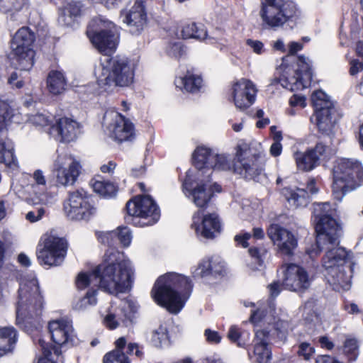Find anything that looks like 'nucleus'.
Masks as SVG:
<instances>
[{
	"label": "nucleus",
	"mask_w": 363,
	"mask_h": 363,
	"mask_svg": "<svg viewBox=\"0 0 363 363\" xmlns=\"http://www.w3.org/2000/svg\"><path fill=\"white\" fill-rule=\"evenodd\" d=\"M96 272L99 287L109 294L125 293L131 287L133 274L131 263L114 248L106 250L104 260L96 267Z\"/></svg>",
	"instance_id": "obj_1"
},
{
	"label": "nucleus",
	"mask_w": 363,
	"mask_h": 363,
	"mask_svg": "<svg viewBox=\"0 0 363 363\" xmlns=\"http://www.w3.org/2000/svg\"><path fill=\"white\" fill-rule=\"evenodd\" d=\"M192 286L189 278L176 273L160 277L151 291L155 302L177 314L184 308L190 296Z\"/></svg>",
	"instance_id": "obj_2"
},
{
	"label": "nucleus",
	"mask_w": 363,
	"mask_h": 363,
	"mask_svg": "<svg viewBox=\"0 0 363 363\" xmlns=\"http://www.w3.org/2000/svg\"><path fill=\"white\" fill-rule=\"evenodd\" d=\"M94 76L99 86L106 90L128 86L133 82L135 65L124 56L106 57L96 65Z\"/></svg>",
	"instance_id": "obj_3"
},
{
	"label": "nucleus",
	"mask_w": 363,
	"mask_h": 363,
	"mask_svg": "<svg viewBox=\"0 0 363 363\" xmlns=\"http://www.w3.org/2000/svg\"><path fill=\"white\" fill-rule=\"evenodd\" d=\"M43 298L38 280L33 276L24 277L20 282L16 303V324L26 328L41 314Z\"/></svg>",
	"instance_id": "obj_4"
},
{
	"label": "nucleus",
	"mask_w": 363,
	"mask_h": 363,
	"mask_svg": "<svg viewBox=\"0 0 363 363\" xmlns=\"http://www.w3.org/2000/svg\"><path fill=\"white\" fill-rule=\"evenodd\" d=\"M300 16V10L293 0H262L259 16L265 29L277 30Z\"/></svg>",
	"instance_id": "obj_5"
},
{
	"label": "nucleus",
	"mask_w": 363,
	"mask_h": 363,
	"mask_svg": "<svg viewBox=\"0 0 363 363\" xmlns=\"http://www.w3.org/2000/svg\"><path fill=\"white\" fill-rule=\"evenodd\" d=\"M363 182V168L361 163L354 159H340L333 171V194L334 198L341 201L344 196L355 189Z\"/></svg>",
	"instance_id": "obj_6"
},
{
	"label": "nucleus",
	"mask_w": 363,
	"mask_h": 363,
	"mask_svg": "<svg viewBox=\"0 0 363 363\" xmlns=\"http://www.w3.org/2000/svg\"><path fill=\"white\" fill-rule=\"evenodd\" d=\"M265 154L260 143H241L236 148L233 170L247 179H253L263 170Z\"/></svg>",
	"instance_id": "obj_7"
},
{
	"label": "nucleus",
	"mask_w": 363,
	"mask_h": 363,
	"mask_svg": "<svg viewBox=\"0 0 363 363\" xmlns=\"http://www.w3.org/2000/svg\"><path fill=\"white\" fill-rule=\"evenodd\" d=\"M86 35L93 45L104 55L114 52L119 43V32L114 23L103 16L93 18Z\"/></svg>",
	"instance_id": "obj_8"
},
{
	"label": "nucleus",
	"mask_w": 363,
	"mask_h": 363,
	"mask_svg": "<svg viewBox=\"0 0 363 363\" xmlns=\"http://www.w3.org/2000/svg\"><path fill=\"white\" fill-rule=\"evenodd\" d=\"M336 209L328 202L313 204V218L318 246L335 244L340 236V226L335 218Z\"/></svg>",
	"instance_id": "obj_9"
},
{
	"label": "nucleus",
	"mask_w": 363,
	"mask_h": 363,
	"mask_svg": "<svg viewBox=\"0 0 363 363\" xmlns=\"http://www.w3.org/2000/svg\"><path fill=\"white\" fill-rule=\"evenodd\" d=\"M34 34L28 28H20L13 37L11 48L13 63L20 70L28 71L34 64V50L32 44Z\"/></svg>",
	"instance_id": "obj_10"
},
{
	"label": "nucleus",
	"mask_w": 363,
	"mask_h": 363,
	"mask_svg": "<svg viewBox=\"0 0 363 363\" xmlns=\"http://www.w3.org/2000/svg\"><path fill=\"white\" fill-rule=\"evenodd\" d=\"M129 216L133 217V223L141 227L154 225L160 218V209L150 196H138L126 204Z\"/></svg>",
	"instance_id": "obj_11"
},
{
	"label": "nucleus",
	"mask_w": 363,
	"mask_h": 363,
	"mask_svg": "<svg viewBox=\"0 0 363 363\" xmlns=\"http://www.w3.org/2000/svg\"><path fill=\"white\" fill-rule=\"evenodd\" d=\"M66 248V242L63 239L52 235H45L38 245V260L41 265H60L65 259Z\"/></svg>",
	"instance_id": "obj_12"
},
{
	"label": "nucleus",
	"mask_w": 363,
	"mask_h": 363,
	"mask_svg": "<svg viewBox=\"0 0 363 363\" xmlns=\"http://www.w3.org/2000/svg\"><path fill=\"white\" fill-rule=\"evenodd\" d=\"M196 179L198 182L194 184L191 176L187 174L182 185L183 192L187 197L191 199L197 207L203 208L208 204L213 193L221 191V187L216 183H212L209 178Z\"/></svg>",
	"instance_id": "obj_13"
},
{
	"label": "nucleus",
	"mask_w": 363,
	"mask_h": 363,
	"mask_svg": "<svg viewBox=\"0 0 363 363\" xmlns=\"http://www.w3.org/2000/svg\"><path fill=\"white\" fill-rule=\"evenodd\" d=\"M63 210L66 216L74 220H89L96 213V208L83 190L70 193L64 203Z\"/></svg>",
	"instance_id": "obj_14"
},
{
	"label": "nucleus",
	"mask_w": 363,
	"mask_h": 363,
	"mask_svg": "<svg viewBox=\"0 0 363 363\" xmlns=\"http://www.w3.org/2000/svg\"><path fill=\"white\" fill-rule=\"evenodd\" d=\"M78 161L66 154L58 155L52 165V174L57 184L64 186L73 185L81 173Z\"/></svg>",
	"instance_id": "obj_15"
},
{
	"label": "nucleus",
	"mask_w": 363,
	"mask_h": 363,
	"mask_svg": "<svg viewBox=\"0 0 363 363\" xmlns=\"http://www.w3.org/2000/svg\"><path fill=\"white\" fill-rule=\"evenodd\" d=\"M104 121L108 134L115 140L122 143L134 138L133 124L121 113L114 111H107L104 114Z\"/></svg>",
	"instance_id": "obj_16"
},
{
	"label": "nucleus",
	"mask_w": 363,
	"mask_h": 363,
	"mask_svg": "<svg viewBox=\"0 0 363 363\" xmlns=\"http://www.w3.org/2000/svg\"><path fill=\"white\" fill-rule=\"evenodd\" d=\"M138 308V303L130 298L112 302L104 316V323L109 329H115L121 323L130 321Z\"/></svg>",
	"instance_id": "obj_17"
},
{
	"label": "nucleus",
	"mask_w": 363,
	"mask_h": 363,
	"mask_svg": "<svg viewBox=\"0 0 363 363\" xmlns=\"http://www.w3.org/2000/svg\"><path fill=\"white\" fill-rule=\"evenodd\" d=\"M337 239L335 244H328V239H327L325 245L318 247L316 243L315 247L308 249L307 252L311 258H313L319 254L321 250H327L322 261L323 267L326 272L330 269L336 268L339 265L346 264L347 262H352L349 253L345 248L339 247Z\"/></svg>",
	"instance_id": "obj_18"
},
{
	"label": "nucleus",
	"mask_w": 363,
	"mask_h": 363,
	"mask_svg": "<svg viewBox=\"0 0 363 363\" xmlns=\"http://www.w3.org/2000/svg\"><path fill=\"white\" fill-rule=\"evenodd\" d=\"M191 228L197 235L206 239H213L221 233L222 222L216 213L202 216L201 212L198 211L192 216Z\"/></svg>",
	"instance_id": "obj_19"
},
{
	"label": "nucleus",
	"mask_w": 363,
	"mask_h": 363,
	"mask_svg": "<svg viewBox=\"0 0 363 363\" xmlns=\"http://www.w3.org/2000/svg\"><path fill=\"white\" fill-rule=\"evenodd\" d=\"M257 89L249 79H240L233 83L229 94L235 107L245 110L252 106L256 98Z\"/></svg>",
	"instance_id": "obj_20"
},
{
	"label": "nucleus",
	"mask_w": 363,
	"mask_h": 363,
	"mask_svg": "<svg viewBox=\"0 0 363 363\" xmlns=\"http://www.w3.org/2000/svg\"><path fill=\"white\" fill-rule=\"evenodd\" d=\"M284 278L283 285L286 289L299 291L308 289L313 280L306 270L296 264H286L282 267Z\"/></svg>",
	"instance_id": "obj_21"
},
{
	"label": "nucleus",
	"mask_w": 363,
	"mask_h": 363,
	"mask_svg": "<svg viewBox=\"0 0 363 363\" xmlns=\"http://www.w3.org/2000/svg\"><path fill=\"white\" fill-rule=\"evenodd\" d=\"M267 235L280 253L287 256L293 255L298 241L291 231L277 224H272L268 228Z\"/></svg>",
	"instance_id": "obj_22"
},
{
	"label": "nucleus",
	"mask_w": 363,
	"mask_h": 363,
	"mask_svg": "<svg viewBox=\"0 0 363 363\" xmlns=\"http://www.w3.org/2000/svg\"><path fill=\"white\" fill-rule=\"evenodd\" d=\"M147 0H135L129 9L121 11L123 22L129 28L133 34H139L147 24V17L145 4Z\"/></svg>",
	"instance_id": "obj_23"
},
{
	"label": "nucleus",
	"mask_w": 363,
	"mask_h": 363,
	"mask_svg": "<svg viewBox=\"0 0 363 363\" xmlns=\"http://www.w3.org/2000/svg\"><path fill=\"white\" fill-rule=\"evenodd\" d=\"M298 70L296 76L287 79L288 82L281 79V86L292 91L303 89L310 85L312 79L311 62L301 55L297 57Z\"/></svg>",
	"instance_id": "obj_24"
},
{
	"label": "nucleus",
	"mask_w": 363,
	"mask_h": 363,
	"mask_svg": "<svg viewBox=\"0 0 363 363\" xmlns=\"http://www.w3.org/2000/svg\"><path fill=\"white\" fill-rule=\"evenodd\" d=\"M79 128V125L76 121L67 117H61L55 119V123L48 128V133L56 140L70 142L77 138Z\"/></svg>",
	"instance_id": "obj_25"
},
{
	"label": "nucleus",
	"mask_w": 363,
	"mask_h": 363,
	"mask_svg": "<svg viewBox=\"0 0 363 363\" xmlns=\"http://www.w3.org/2000/svg\"><path fill=\"white\" fill-rule=\"evenodd\" d=\"M353 262H347L346 264L339 265L325 272V277L335 290H348L351 286Z\"/></svg>",
	"instance_id": "obj_26"
},
{
	"label": "nucleus",
	"mask_w": 363,
	"mask_h": 363,
	"mask_svg": "<svg viewBox=\"0 0 363 363\" xmlns=\"http://www.w3.org/2000/svg\"><path fill=\"white\" fill-rule=\"evenodd\" d=\"M269 340V330L256 329L253 355L250 356V357L257 363H268L270 361L272 352L268 347Z\"/></svg>",
	"instance_id": "obj_27"
},
{
	"label": "nucleus",
	"mask_w": 363,
	"mask_h": 363,
	"mask_svg": "<svg viewBox=\"0 0 363 363\" xmlns=\"http://www.w3.org/2000/svg\"><path fill=\"white\" fill-rule=\"evenodd\" d=\"M48 330L52 341L58 345L73 341V328L67 320L58 319L49 322Z\"/></svg>",
	"instance_id": "obj_28"
},
{
	"label": "nucleus",
	"mask_w": 363,
	"mask_h": 363,
	"mask_svg": "<svg viewBox=\"0 0 363 363\" xmlns=\"http://www.w3.org/2000/svg\"><path fill=\"white\" fill-rule=\"evenodd\" d=\"M337 111L335 107L314 111L311 121L315 123L318 130L323 133L330 134L337 122Z\"/></svg>",
	"instance_id": "obj_29"
},
{
	"label": "nucleus",
	"mask_w": 363,
	"mask_h": 363,
	"mask_svg": "<svg viewBox=\"0 0 363 363\" xmlns=\"http://www.w3.org/2000/svg\"><path fill=\"white\" fill-rule=\"evenodd\" d=\"M215 154L206 147H199L194 153V162L196 167L199 169L196 177H203L211 171Z\"/></svg>",
	"instance_id": "obj_30"
},
{
	"label": "nucleus",
	"mask_w": 363,
	"mask_h": 363,
	"mask_svg": "<svg viewBox=\"0 0 363 363\" xmlns=\"http://www.w3.org/2000/svg\"><path fill=\"white\" fill-rule=\"evenodd\" d=\"M18 340V333L13 326L0 328V357L13 353Z\"/></svg>",
	"instance_id": "obj_31"
},
{
	"label": "nucleus",
	"mask_w": 363,
	"mask_h": 363,
	"mask_svg": "<svg viewBox=\"0 0 363 363\" xmlns=\"http://www.w3.org/2000/svg\"><path fill=\"white\" fill-rule=\"evenodd\" d=\"M33 179L35 184L32 185V191L34 196L27 198L28 203L31 205H37L38 203H47L46 179L41 170H36L33 173Z\"/></svg>",
	"instance_id": "obj_32"
},
{
	"label": "nucleus",
	"mask_w": 363,
	"mask_h": 363,
	"mask_svg": "<svg viewBox=\"0 0 363 363\" xmlns=\"http://www.w3.org/2000/svg\"><path fill=\"white\" fill-rule=\"evenodd\" d=\"M293 157L297 169L303 172L311 171L319 164L318 157L310 149L305 152L296 150L294 152Z\"/></svg>",
	"instance_id": "obj_33"
},
{
	"label": "nucleus",
	"mask_w": 363,
	"mask_h": 363,
	"mask_svg": "<svg viewBox=\"0 0 363 363\" xmlns=\"http://www.w3.org/2000/svg\"><path fill=\"white\" fill-rule=\"evenodd\" d=\"M46 83L49 93L57 96L62 94L65 91L67 80L63 72L51 70L47 77Z\"/></svg>",
	"instance_id": "obj_34"
},
{
	"label": "nucleus",
	"mask_w": 363,
	"mask_h": 363,
	"mask_svg": "<svg viewBox=\"0 0 363 363\" xmlns=\"http://www.w3.org/2000/svg\"><path fill=\"white\" fill-rule=\"evenodd\" d=\"M282 194L289 205L294 208L305 207L309 203L310 196L305 189L285 188L282 191Z\"/></svg>",
	"instance_id": "obj_35"
},
{
	"label": "nucleus",
	"mask_w": 363,
	"mask_h": 363,
	"mask_svg": "<svg viewBox=\"0 0 363 363\" xmlns=\"http://www.w3.org/2000/svg\"><path fill=\"white\" fill-rule=\"evenodd\" d=\"M250 320L255 325L261 324V325H264L265 324H274L276 330L282 329L283 330H286L288 327V323L286 321L279 318L276 320L275 317L267 314L264 310L261 309L252 311Z\"/></svg>",
	"instance_id": "obj_36"
},
{
	"label": "nucleus",
	"mask_w": 363,
	"mask_h": 363,
	"mask_svg": "<svg viewBox=\"0 0 363 363\" xmlns=\"http://www.w3.org/2000/svg\"><path fill=\"white\" fill-rule=\"evenodd\" d=\"M175 85L181 90L189 92H195L199 90L202 85V79L190 71L183 76L177 77L175 79Z\"/></svg>",
	"instance_id": "obj_37"
},
{
	"label": "nucleus",
	"mask_w": 363,
	"mask_h": 363,
	"mask_svg": "<svg viewBox=\"0 0 363 363\" xmlns=\"http://www.w3.org/2000/svg\"><path fill=\"white\" fill-rule=\"evenodd\" d=\"M0 163L15 169L18 167L16 158L14 155L13 142L9 139L0 141Z\"/></svg>",
	"instance_id": "obj_38"
},
{
	"label": "nucleus",
	"mask_w": 363,
	"mask_h": 363,
	"mask_svg": "<svg viewBox=\"0 0 363 363\" xmlns=\"http://www.w3.org/2000/svg\"><path fill=\"white\" fill-rule=\"evenodd\" d=\"M90 185L94 192L106 198L115 196L117 191L116 186L113 183L102 179L99 176L93 178L90 181Z\"/></svg>",
	"instance_id": "obj_39"
},
{
	"label": "nucleus",
	"mask_w": 363,
	"mask_h": 363,
	"mask_svg": "<svg viewBox=\"0 0 363 363\" xmlns=\"http://www.w3.org/2000/svg\"><path fill=\"white\" fill-rule=\"evenodd\" d=\"M9 121L20 122L18 111L14 108L12 102L0 101V130Z\"/></svg>",
	"instance_id": "obj_40"
},
{
	"label": "nucleus",
	"mask_w": 363,
	"mask_h": 363,
	"mask_svg": "<svg viewBox=\"0 0 363 363\" xmlns=\"http://www.w3.org/2000/svg\"><path fill=\"white\" fill-rule=\"evenodd\" d=\"M223 266L216 260H202L194 271V277H205L211 274H220L223 272Z\"/></svg>",
	"instance_id": "obj_41"
},
{
	"label": "nucleus",
	"mask_w": 363,
	"mask_h": 363,
	"mask_svg": "<svg viewBox=\"0 0 363 363\" xmlns=\"http://www.w3.org/2000/svg\"><path fill=\"white\" fill-rule=\"evenodd\" d=\"M177 35L184 39L205 40L207 38V32L201 25L198 26L194 23H188L182 27L181 33Z\"/></svg>",
	"instance_id": "obj_42"
},
{
	"label": "nucleus",
	"mask_w": 363,
	"mask_h": 363,
	"mask_svg": "<svg viewBox=\"0 0 363 363\" xmlns=\"http://www.w3.org/2000/svg\"><path fill=\"white\" fill-rule=\"evenodd\" d=\"M150 341L157 348H164L169 345V335L167 327L160 325L150 333Z\"/></svg>",
	"instance_id": "obj_43"
},
{
	"label": "nucleus",
	"mask_w": 363,
	"mask_h": 363,
	"mask_svg": "<svg viewBox=\"0 0 363 363\" xmlns=\"http://www.w3.org/2000/svg\"><path fill=\"white\" fill-rule=\"evenodd\" d=\"M91 285L99 286V279L96 269L89 274L81 272L77 277L76 286L78 289L82 290Z\"/></svg>",
	"instance_id": "obj_44"
},
{
	"label": "nucleus",
	"mask_w": 363,
	"mask_h": 363,
	"mask_svg": "<svg viewBox=\"0 0 363 363\" xmlns=\"http://www.w3.org/2000/svg\"><path fill=\"white\" fill-rule=\"evenodd\" d=\"M311 100L314 111L334 107L333 103L330 100L329 96L322 90L314 91L311 96Z\"/></svg>",
	"instance_id": "obj_45"
},
{
	"label": "nucleus",
	"mask_w": 363,
	"mask_h": 363,
	"mask_svg": "<svg viewBox=\"0 0 363 363\" xmlns=\"http://www.w3.org/2000/svg\"><path fill=\"white\" fill-rule=\"evenodd\" d=\"M342 351L348 362L355 361L359 355V345L357 340L354 338H347L342 347Z\"/></svg>",
	"instance_id": "obj_46"
},
{
	"label": "nucleus",
	"mask_w": 363,
	"mask_h": 363,
	"mask_svg": "<svg viewBox=\"0 0 363 363\" xmlns=\"http://www.w3.org/2000/svg\"><path fill=\"white\" fill-rule=\"evenodd\" d=\"M228 337L239 347H245L249 343L250 335L247 332H240L239 328L235 325L231 326L228 333Z\"/></svg>",
	"instance_id": "obj_47"
},
{
	"label": "nucleus",
	"mask_w": 363,
	"mask_h": 363,
	"mask_svg": "<svg viewBox=\"0 0 363 363\" xmlns=\"http://www.w3.org/2000/svg\"><path fill=\"white\" fill-rule=\"evenodd\" d=\"M96 293L97 291L96 289L88 291L84 297L79 298L74 303L73 308L77 311H83L86 309L89 306L96 305Z\"/></svg>",
	"instance_id": "obj_48"
},
{
	"label": "nucleus",
	"mask_w": 363,
	"mask_h": 363,
	"mask_svg": "<svg viewBox=\"0 0 363 363\" xmlns=\"http://www.w3.org/2000/svg\"><path fill=\"white\" fill-rule=\"evenodd\" d=\"M53 116L50 114L37 113L35 114L28 116L27 121L35 126H49L50 128L53 124Z\"/></svg>",
	"instance_id": "obj_49"
},
{
	"label": "nucleus",
	"mask_w": 363,
	"mask_h": 363,
	"mask_svg": "<svg viewBox=\"0 0 363 363\" xmlns=\"http://www.w3.org/2000/svg\"><path fill=\"white\" fill-rule=\"evenodd\" d=\"M231 168L230 159L226 155L215 154L213 162L211 167V171L208 173V178L212 173L213 169L217 170H228Z\"/></svg>",
	"instance_id": "obj_50"
},
{
	"label": "nucleus",
	"mask_w": 363,
	"mask_h": 363,
	"mask_svg": "<svg viewBox=\"0 0 363 363\" xmlns=\"http://www.w3.org/2000/svg\"><path fill=\"white\" fill-rule=\"evenodd\" d=\"M104 363H130L123 351L113 350L104 357Z\"/></svg>",
	"instance_id": "obj_51"
},
{
	"label": "nucleus",
	"mask_w": 363,
	"mask_h": 363,
	"mask_svg": "<svg viewBox=\"0 0 363 363\" xmlns=\"http://www.w3.org/2000/svg\"><path fill=\"white\" fill-rule=\"evenodd\" d=\"M310 150H313L318 157V163L320 160H328L333 155V150L330 147L326 145L323 142L318 143L315 147L310 148Z\"/></svg>",
	"instance_id": "obj_52"
},
{
	"label": "nucleus",
	"mask_w": 363,
	"mask_h": 363,
	"mask_svg": "<svg viewBox=\"0 0 363 363\" xmlns=\"http://www.w3.org/2000/svg\"><path fill=\"white\" fill-rule=\"evenodd\" d=\"M22 4V0H0V11L13 13L21 9Z\"/></svg>",
	"instance_id": "obj_53"
},
{
	"label": "nucleus",
	"mask_w": 363,
	"mask_h": 363,
	"mask_svg": "<svg viewBox=\"0 0 363 363\" xmlns=\"http://www.w3.org/2000/svg\"><path fill=\"white\" fill-rule=\"evenodd\" d=\"M116 235L114 238H118L120 242L124 247H128L132 240V234L130 230L127 227H119L114 231Z\"/></svg>",
	"instance_id": "obj_54"
},
{
	"label": "nucleus",
	"mask_w": 363,
	"mask_h": 363,
	"mask_svg": "<svg viewBox=\"0 0 363 363\" xmlns=\"http://www.w3.org/2000/svg\"><path fill=\"white\" fill-rule=\"evenodd\" d=\"M315 349L308 342H301L298 345L297 354L299 357L303 358L304 360H310L314 355Z\"/></svg>",
	"instance_id": "obj_55"
},
{
	"label": "nucleus",
	"mask_w": 363,
	"mask_h": 363,
	"mask_svg": "<svg viewBox=\"0 0 363 363\" xmlns=\"http://www.w3.org/2000/svg\"><path fill=\"white\" fill-rule=\"evenodd\" d=\"M45 214V209L40 207L37 209L28 211L26 215V218L30 223H35L40 220Z\"/></svg>",
	"instance_id": "obj_56"
},
{
	"label": "nucleus",
	"mask_w": 363,
	"mask_h": 363,
	"mask_svg": "<svg viewBox=\"0 0 363 363\" xmlns=\"http://www.w3.org/2000/svg\"><path fill=\"white\" fill-rule=\"evenodd\" d=\"M184 50L180 43H171L167 48V52L170 57L178 58L181 57Z\"/></svg>",
	"instance_id": "obj_57"
},
{
	"label": "nucleus",
	"mask_w": 363,
	"mask_h": 363,
	"mask_svg": "<svg viewBox=\"0 0 363 363\" xmlns=\"http://www.w3.org/2000/svg\"><path fill=\"white\" fill-rule=\"evenodd\" d=\"M82 5L79 2L69 3L65 9V13L68 14L70 17H77L80 15Z\"/></svg>",
	"instance_id": "obj_58"
},
{
	"label": "nucleus",
	"mask_w": 363,
	"mask_h": 363,
	"mask_svg": "<svg viewBox=\"0 0 363 363\" xmlns=\"http://www.w3.org/2000/svg\"><path fill=\"white\" fill-rule=\"evenodd\" d=\"M246 44L255 54L257 55H262L266 50L263 43L257 40L247 39L246 40Z\"/></svg>",
	"instance_id": "obj_59"
},
{
	"label": "nucleus",
	"mask_w": 363,
	"mask_h": 363,
	"mask_svg": "<svg viewBox=\"0 0 363 363\" xmlns=\"http://www.w3.org/2000/svg\"><path fill=\"white\" fill-rule=\"evenodd\" d=\"M204 335L208 342L211 344H218L221 341L222 337L216 330L211 329H206L204 331Z\"/></svg>",
	"instance_id": "obj_60"
},
{
	"label": "nucleus",
	"mask_w": 363,
	"mask_h": 363,
	"mask_svg": "<svg viewBox=\"0 0 363 363\" xmlns=\"http://www.w3.org/2000/svg\"><path fill=\"white\" fill-rule=\"evenodd\" d=\"M38 342L43 350L44 357H40L38 363H55L52 360L48 358V356L51 354V352L50 350L47 347L45 342L40 339Z\"/></svg>",
	"instance_id": "obj_61"
},
{
	"label": "nucleus",
	"mask_w": 363,
	"mask_h": 363,
	"mask_svg": "<svg viewBox=\"0 0 363 363\" xmlns=\"http://www.w3.org/2000/svg\"><path fill=\"white\" fill-rule=\"evenodd\" d=\"M116 235V233L113 231L109 232H101L98 233V240L103 244L111 245L112 244V240L114 238V236Z\"/></svg>",
	"instance_id": "obj_62"
},
{
	"label": "nucleus",
	"mask_w": 363,
	"mask_h": 363,
	"mask_svg": "<svg viewBox=\"0 0 363 363\" xmlns=\"http://www.w3.org/2000/svg\"><path fill=\"white\" fill-rule=\"evenodd\" d=\"M291 106H300L304 108L306 106V98L303 96L294 94L289 99Z\"/></svg>",
	"instance_id": "obj_63"
},
{
	"label": "nucleus",
	"mask_w": 363,
	"mask_h": 363,
	"mask_svg": "<svg viewBox=\"0 0 363 363\" xmlns=\"http://www.w3.org/2000/svg\"><path fill=\"white\" fill-rule=\"evenodd\" d=\"M363 70V63L358 60H352L350 62V74L352 76H355L359 72Z\"/></svg>",
	"instance_id": "obj_64"
}]
</instances>
